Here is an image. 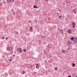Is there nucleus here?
I'll use <instances>...</instances> for the list:
<instances>
[{"instance_id": "obj_1", "label": "nucleus", "mask_w": 77, "mask_h": 77, "mask_svg": "<svg viewBox=\"0 0 77 77\" xmlns=\"http://www.w3.org/2000/svg\"><path fill=\"white\" fill-rule=\"evenodd\" d=\"M13 49V48L11 47H8L7 48V50H8L9 51H11Z\"/></svg>"}, {"instance_id": "obj_2", "label": "nucleus", "mask_w": 77, "mask_h": 77, "mask_svg": "<svg viewBox=\"0 0 77 77\" xmlns=\"http://www.w3.org/2000/svg\"><path fill=\"white\" fill-rule=\"evenodd\" d=\"M17 50L20 53H22L23 52V51L22 50V48H17Z\"/></svg>"}, {"instance_id": "obj_3", "label": "nucleus", "mask_w": 77, "mask_h": 77, "mask_svg": "<svg viewBox=\"0 0 77 77\" xmlns=\"http://www.w3.org/2000/svg\"><path fill=\"white\" fill-rule=\"evenodd\" d=\"M71 32H72V30L71 29H69L67 31V32L69 34H71Z\"/></svg>"}, {"instance_id": "obj_4", "label": "nucleus", "mask_w": 77, "mask_h": 77, "mask_svg": "<svg viewBox=\"0 0 77 77\" xmlns=\"http://www.w3.org/2000/svg\"><path fill=\"white\" fill-rule=\"evenodd\" d=\"M68 45H69V44H72V42H71L69 41H68Z\"/></svg>"}, {"instance_id": "obj_5", "label": "nucleus", "mask_w": 77, "mask_h": 77, "mask_svg": "<svg viewBox=\"0 0 77 77\" xmlns=\"http://www.w3.org/2000/svg\"><path fill=\"white\" fill-rule=\"evenodd\" d=\"M72 24L73 26H74L76 24L75 23V22H73L72 23Z\"/></svg>"}, {"instance_id": "obj_6", "label": "nucleus", "mask_w": 77, "mask_h": 77, "mask_svg": "<svg viewBox=\"0 0 77 77\" xmlns=\"http://www.w3.org/2000/svg\"><path fill=\"white\" fill-rule=\"evenodd\" d=\"M58 30H59V32H63V30H62V29H58Z\"/></svg>"}, {"instance_id": "obj_7", "label": "nucleus", "mask_w": 77, "mask_h": 77, "mask_svg": "<svg viewBox=\"0 0 77 77\" xmlns=\"http://www.w3.org/2000/svg\"><path fill=\"white\" fill-rule=\"evenodd\" d=\"M12 0H7L8 3H10L12 2Z\"/></svg>"}, {"instance_id": "obj_8", "label": "nucleus", "mask_w": 77, "mask_h": 77, "mask_svg": "<svg viewBox=\"0 0 77 77\" xmlns=\"http://www.w3.org/2000/svg\"><path fill=\"white\" fill-rule=\"evenodd\" d=\"M74 37H72L71 38V41H74Z\"/></svg>"}, {"instance_id": "obj_9", "label": "nucleus", "mask_w": 77, "mask_h": 77, "mask_svg": "<svg viewBox=\"0 0 77 77\" xmlns=\"http://www.w3.org/2000/svg\"><path fill=\"white\" fill-rule=\"evenodd\" d=\"M12 14L14 15H15V11H14L12 13Z\"/></svg>"}, {"instance_id": "obj_10", "label": "nucleus", "mask_w": 77, "mask_h": 77, "mask_svg": "<svg viewBox=\"0 0 77 77\" xmlns=\"http://www.w3.org/2000/svg\"><path fill=\"white\" fill-rule=\"evenodd\" d=\"M8 37H7L5 38V40H6V41H8Z\"/></svg>"}, {"instance_id": "obj_11", "label": "nucleus", "mask_w": 77, "mask_h": 77, "mask_svg": "<svg viewBox=\"0 0 77 77\" xmlns=\"http://www.w3.org/2000/svg\"><path fill=\"white\" fill-rule=\"evenodd\" d=\"M75 66V64L73 63L72 64V66Z\"/></svg>"}, {"instance_id": "obj_12", "label": "nucleus", "mask_w": 77, "mask_h": 77, "mask_svg": "<svg viewBox=\"0 0 77 77\" xmlns=\"http://www.w3.org/2000/svg\"><path fill=\"white\" fill-rule=\"evenodd\" d=\"M15 34H16V35H18V32H16V33H15Z\"/></svg>"}, {"instance_id": "obj_13", "label": "nucleus", "mask_w": 77, "mask_h": 77, "mask_svg": "<svg viewBox=\"0 0 77 77\" xmlns=\"http://www.w3.org/2000/svg\"><path fill=\"white\" fill-rule=\"evenodd\" d=\"M65 50H63L62 51V52L63 53H65Z\"/></svg>"}, {"instance_id": "obj_14", "label": "nucleus", "mask_w": 77, "mask_h": 77, "mask_svg": "<svg viewBox=\"0 0 77 77\" xmlns=\"http://www.w3.org/2000/svg\"><path fill=\"white\" fill-rule=\"evenodd\" d=\"M55 70H57V68L56 67L55 68Z\"/></svg>"}, {"instance_id": "obj_15", "label": "nucleus", "mask_w": 77, "mask_h": 77, "mask_svg": "<svg viewBox=\"0 0 77 77\" xmlns=\"http://www.w3.org/2000/svg\"><path fill=\"white\" fill-rule=\"evenodd\" d=\"M45 1L46 2H48V0H45Z\"/></svg>"}, {"instance_id": "obj_16", "label": "nucleus", "mask_w": 77, "mask_h": 77, "mask_svg": "<svg viewBox=\"0 0 77 77\" xmlns=\"http://www.w3.org/2000/svg\"><path fill=\"white\" fill-rule=\"evenodd\" d=\"M23 74H25V72L24 71H23Z\"/></svg>"}, {"instance_id": "obj_17", "label": "nucleus", "mask_w": 77, "mask_h": 77, "mask_svg": "<svg viewBox=\"0 0 77 77\" xmlns=\"http://www.w3.org/2000/svg\"><path fill=\"white\" fill-rule=\"evenodd\" d=\"M58 18H62V16H60Z\"/></svg>"}, {"instance_id": "obj_18", "label": "nucleus", "mask_w": 77, "mask_h": 77, "mask_svg": "<svg viewBox=\"0 0 77 77\" xmlns=\"http://www.w3.org/2000/svg\"><path fill=\"white\" fill-rule=\"evenodd\" d=\"M36 8V6L34 5V6H33V8Z\"/></svg>"}, {"instance_id": "obj_19", "label": "nucleus", "mask_w": 77, "mask_h": 77, "mask_svg": "<svg viewBox=\"0 0 77 77\" xmlns=\"http://www.w3.org/2000/svg\"><path fill=\"white\" fill-rule=\"evenodd\" d=\"M9 61H10V62H11V61L12 60V59H9Z\"/></svg>"}, {"instance_id": "obj_20", "label": "nucleus", "mask_w": 77, "mask_h": 77, "mask_svg": "<svg viewBox=\"0 0 77 77\" xmlns=\"http://www.w3.org/2000/svg\"><path fill=\"white\" fill-rule=\"evenodd\" d=\"M73 28H75V25H73Z\"/></svg>"}, {"instance_id": "obj_21", "label": "nucleus", "mask_w": 77, "mask_h": 77, "mask_svg": "<svg viewBox=\"0 0 77 77\" xmlns=\"http://www.w3.org/2000/svg\"><path fill=\"white\" fill-rule=\"evenodd\" d=\"M23 51H24V52H26V51H27L26 50H24H24H23Z\"/></svg>"}, {"instance_id": "obj_22", "label": "nucleus", "mask_w": 77, "mask_h": 77, "mask_svg": "<svg viewBox=\"0 0 77 77\" xmlns=\"http://www.w3.org/2000/svg\"><path fill=\"white\" fill-rule=\"evenodd\" d=\"M31 20H29V23H31Z\"/></svg>"}, {"instance_id": "obj_23", "label": "nucleus", "mask_w": 77, "mask_h": 77, "mask_svg": "<svg viewBox=\"0 0 77 77\" xmlns=\"http://www.w3.org/2000/svg\"><path fill=\"white\" fill-rule=\"evenodd\" d=\"M2 39H5V37H2Z\"/></svg>"}, {"instance_id": "obj_24", "label": "nucleus", "mask_w": 77, "mask_h": 77, "mask_svg": "<svg viewBox=\"0 0 77 77\" xmlns=\"http://www.w3.org/2000/svg\"><path fill=\"white\" fill-rule=\"evenodd\" d=\"M58 11H59L60 12V11H61L60 10H59Z\"/></svg>"}, {"instance_id": "obj_25", "label": "nucleus", "mask_w": 77, "mask_h": 77, "mask_svg": "<svg viewBox=\"0 0 77 77\" xmlns=\"http://www.w3.org/2000/svg\"><path fill=\"white\" fill-rule=\"evenodd\" d=\"M68 77H71V75H69V76H68Z\"/></svg>"}, {"instance_id": "obj_26", "label": "nucleus", "mask_w": 77, "mask_h": 77, "mask_svg": "<svg viewBox=\"0 0 77 77\" xmlns=\"http://www.w3.org/2000/svg\"><path fill=\"white\" fill-rule=\"evenodd\" d=\"M30 29H32V27H30Z\"/></svg>"}, {"instance_id": "obj_27", "label": "nucleus", "mask_w": 77, "mask_h": 77, "mask_svg": "<svg viewBox=\"0 0 77 77\" xmlns=\"http://www.w3.org/2000/svg\"><path fill=\"white\" fill-rule=\"evenodd\" d=\"M35 23L36 21V20H35Z\"/></svg>"}, {"instance_id": "obj_28", "label": "nucleus", "mask_w": 77, "mask_h": 77, "mask_svg": "<svg viewBox=\"0 0 77 77\" xmlns=\"http://www.w3.org/2000/svg\"><path fill=\"white\" fill-rule=\"evenodd\" d=\"M36 68H38V67H37V66H36Z\"/></svg>"}, {"instance_id": "obj_29", "label": "nucleus", "mask_w": 77, "mask_h": 77, "mask_svg": "<svg viewBox=\"0 0 77 77\" xmlns=\"http://www.w3.org/2000/svg\"><path fill=\"white\" fill-rule=\"evenodd\" d=\"M11 11H12V12H13V9H12Z\"/></svg>"}, {"instance_id": "obj_30", "label": "nucleus", "mask_w": 77, "mask_h": 77, "mask_svg": "<svg viewBox=\"0 0 77 77\" xmlns=\"http://www.w3.org/2000/svg\"><path fill=\"white\" fill-rule=\"evenodd\" d=\"M38 8V7L36 6V7H35V8Z\"/></svg>"}, {"instance_id": "obj_31", "label": "nucleus", "mask_w": 77, "mask_h": 77, "mask_svg": "<svg viewBox=\"0 0 77 77\" xmlns=\"http://www.w3.org/2000/svg\"><path fill=\"white\" fill-rule=\"evenodd\" d=\"M14 1H15V0H12V2H14Z\"/></svg>"}, {"instance_id": "obj_32", "label": "nucleus", "mask_w": 77, "mask_h": 77, "mask_svg": "<svg viewBox=\"0 0 77 77\" xmlns=\"http://www.w3.org/2000/svg\"><path fill=\"white\" fill-rule=\"evenodd\" d=\"M15 55H13V57H14V56H15Z\"/></svg>"}, {"instance_id": "obj_33", "label": "nucleus", "mask_w": 77, "mask_h": 77, "mask_svg": "<svg viewBox=\"0 0 77 77\" xmlns=\"http://www.w3.org/2000/svg\"><path fill=\"white\" fill-rule=\"evenodd\" d=\"M67 50H69V48H68L67 49Z\"/></svg>"}, {"instance_id": "obj_34", "label": "nucleus", "mask_w": 77, "mask_h": 77, "mask_svg": "<svg viewBox=\"0 0 77 77\" xmlns=\"http://www.w3.org/2000/svg\"><path fill=\"white\" fill-rule=\"evenodd\" d=\"M36 65H37V66H38V64H36Z\"/></svg>"}, {"instance_id": "obj_35", "label": "nucleus", "mask_w": 77, "mask_h": 77, "mask_svg": "<svg viewBox=\"0 0 77 77\" xmlns=\"http://www.w3.org/2000/svg\"><path fill=\"white\" fill-rule=\"evenodd\" d=\"M45 62H46V60H45Z\"/></svg>"}, {"instance_id": "obj_36", "label": "nucleus", "mask_w": 77, "mask_h": 77, "mask_svg": "<svg viewBox=\"0 0 77 77\" xmlns=\"http://www.w3.org/2000/svg\"><path fill=\"white\" fill-rule=\"evenodd\" d=\"M57 14H59V13H57Z\"/></svg>"}, {"instance_id": "obj_37", "label": "nucleus", "mask_w": 77, "mask_h": 77, "mask_svg": "<svg viewBox=\"0 0 77 77\" xmlns=\"http://www.w3.org/2000/svg\"><path fill=\"white\" fill-rule=\"evenodd\" d=\"M72 7H73L72 6H71V8H72Z\"/></svg>"}, {"instance_id": "obj_38", "label": "nucleus", "mask_w": 77, "mask_h": 77, "mask_svg": "<svg viewBox=\"0 0 77 77\" xmlns=\"http://www.w3.org/2000/svg\"><path fill=\"white\" fill-rule=\"evenodd\" d=\"M32 66H31V67H32Z\"/></svg>"}, {"instance_id": "obj_39", "label": "nucleus", "mask_w": 77, "mask_h": 77, "mask_svg": "<svg viewBox=\"0 0 77 77\" xmlns=\"http://www.w3.org/2000/svg\"><path fill=\"white\" fill-rule=\"evenodd\" d=\"M75 77H77V76H76Z\"/></svg>"}, {"instance_id": "obj_40", "label": "nucleus", "mask_w": 77, "mask_h": 77, "mask_svg": "<svg viewBox=\"0 0 77 77\" xmlns=\"http://www.w3.org/2000/svg\"><path fill=\"white\" fill-rule=\"evenodd\" d=\"M30 30H31V29H30Z\"/></svg>"}, {"instance_id": "obj_41", "label": "nucleus", "mask_w": 77, "mask_h": 77, "mask_svg": "<svg viewBox=\"0 0 77 77\" xmlns=\"http://www.w3.org/2000/svg\"><path fill=\"white\" fill-rule=\"evenodd\" d=\"M73 12H74V10L73 11Z\"/></svg>"}, {"instance_id": "obj_42", "label": "nucleus", "mask_w": 77, "mask_h": 77, "mask_svg": "<svg viewBox=\"0 0 77 77\" xmlns=\"http://www.w3.org/2000/svg\"><path fill=\"white\" fill-rule=\"evenodd\" d=\"M74 13H75V12H74Z\"/></svg>"}, {"instance_id": "obj_43", "label": "nucleus", "mask_w": 77, "mask_h": 77, "mask_svg": "<svg viewBox=\"0 0 77 77\" xmlns=\"http://www.w3.org/2000/svg\"><path fill=\"white\" fill-rule=\"evenodd\" d=\"M74 11H75V9L74 10Z\"/></svg>"}]
</instances>
